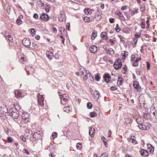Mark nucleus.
Here are the masks:
<instances>
[{
    "label": "nucleus",
    "instance_id": "23",
    "mask_svg": "<svg viewBox=\"0 0 157 157\" xmlns=\"http://www.w3.org/2000/svg\"><path fill=\"white\" fill-rule=\"evenodd\" d=\"M141 60L140 58H138L135 60V62L132 63V66L134 67H137L138 66V62Z\"/></svg>",
    "mask_w": 157,
    "mask_h": 157
},
{
    "label": "nucleus",
    "instance_id": "28",
    "mask_svg": "<svg viewBox=\"0 0 157 157\" xmlns=\"http://www.w3.org/2000/svg\"><path fill=\"white\" fill-rule=\"evenodd\" d=\"M88 79L89 80V82L90 83H92L94 81V77L91 74V75L89 76V78Z\"/></svg>",
    "mask_w": 157,
    "mask_h": 157
},
{
    "label": "nucleus",
    "instance_id": "57",
    "mask_svg": "<svg viewBox=\"0 0 157 157\" xmlns=\"http://www.w3.org/2000/svg\"><path fill=\"white\" fill-rule=\"evenodd\" d=\"M30 33L31 34H35L36 33V31L34 29H32L31 30Z\"/></svg>",
    "mask_w": 157,
    "mask_h": 157
},
{
    "label": "nucleus",
    "instance_id": "44",
    "mask_svg": "<svg viewBox=\"0 0 157 157\" xmlns=\"http://www.w3.org/2000/svg\"><path fill=\"white\" fill-rule=\"evenodd\" d=\"M124 14L126 16V19L125 18L124 19L125 20H129L130 17L128 15V13L127 12H125L124 13Z\"/></svg>",
    "mask_w": 157,
    "mask_h": 157
},
{
    "label": "nucleus",
    "instance_id": "36",
    "mask_svg": "<svg viewBox=\"0 0 157 157\" xmlns=\"http://www.w3.org/2000/svg\"><path fill=\"white\" fill-rule=\"evenodd\" d=\"M8 39L9 40L10 42L12 43L13 42V39L12 37V36L10 35H8Z\"/></svg>",
    "mask_w": 157,
    "mask_h": 157
},
{
    "label": "nucleus",
    "instance_id": "3",
    "mask_svg": "<svg viewBox=\"0 0 157 157\" xmlns=\"http://www.w3.org/2000/svg\"><path fill=\"white\" fill-rule=\"evenodd\" d=\"M151 125L147 122H143L140 124H139V128L142 130H147L150 128Z\"/></svg>",
    "mask_w": 157,
    "mask_h": 157
},
{
    "label": "nucleus",
    "instance_id": "49",
    "mask_svg": "<svg viewBox=\"0 0 157 157\" xmlns=\"http://www.w3.org/2000/svg\"><path fill=\"white\" fill-rule=\"evenodd\" d=\"M13 139L10 137H8L7 138V142L8 143H11L13 141Z\"/></svg>",
    "mask_w": 157,
    "mask_h": 157
},
{
    "label": "nucleus",
    "instance_id": "10",
    "mask_svg": "<svg viewBox=\"0 0 157 157\" xmlns=\"http://www.w3.org/2000/svg\"><path fill=\"white\" fill-rule=\"evenodd\" d=\"M103 77L105 81L107 83L109 82L111 78L110 75L108 73H105Z\"/></svg>",
    "mask_w": 157,
    "mask_h": 157
},
{
    "label": "nucleus",
    "instance_id": "12",
    "mask_svg": "<svg viewBox=\"0 0 157 157\" xmlns=\"http://www.w3.org/2000/svg\"><path fill=\"white\" fill-rule=\"evenodd\" d=\"M97 50V48L95 45H93L90 48V51L93 53H95Z\"/></svg>",
    "mask_w": 157,
    "mask_h": 157
},
{
    "label": "nucleus",
    "instance_id": "33",
    "mask_svg": "<svg viewBox=\"0 0 157 157\" xmlns=\"http://www.w3.org/2000/svg\"><path fill=\"white\" fill-rule=\"evenodd\" d=\"M90 116L91 117H93L97 116L96 113L94 111L90 112Z\"/></svg>",
    "mask_w": 157,
    "mask_h": 157
},
{
    "label": "nucleus",
    "instance_id": "4",
    "mask_svg": "<svg viewBox=\"0 0 157 157\" xmlns=\"http://www.w3.org/2000/svg\"><path fill=\"white\" fill-rule=\"evenodd\" d=\"M121 61V59H119L117 60L115 62L113 66L116 70H118L121 67L122 65V63Z\"/></svg>",
    "mask_w": 157,
    "mask_h": 157
},
{
    "label": "nucleus",
    "instance_id": "53",
    "mask_svg": "<svg viewBox=\"0 0 157 157\" xmlns=\"http://www.w3.org/2000/svg\"><path fill=\"white\" fill-rule=\"evenodd\" d=\"M135 58V56L134 54H132L131 56V62H132L134 60V59Z\"/></svg>",
    "mask_w": 157,
    "mask_h": 157
},
{
    "label": "nucleus",
    "instance_id": "47",
    "mask_svg": "<svg viewBox=\"0 0 157 157\" xmlns=\"http://www.w3.org/2000/svg\"><path fill=\"white\" fill-rule=\"evenodd\" d=\"M138 10V9L136 8H135L134 9L133 11L132 12V16L133 15L135 14V12L138 13L137 11Z\"/></svg>",
    "mask_w": 157,
    "mask_h": 157
},
{
    "label": "nucleus",
    "instance_id": "50",
    "mask_svg": "<svg viewBox=\"0 0 157 157\" xmlns=\"http://www.w3.org/2000/svg\"><path fill=\"white\" fill-rule=\"evenodd\" d=\"M118 37L120 39V41L122 42L123 43L124 42V41L123 40H122V39H124V38H123V37L121 36V35H118Z\"/></svg>",
    "mask_w": 157,
    "mask_h": 157
},
{
    "label": "nucleus",
    "instance_id": "64",
    "mask_svg": "<svg viewBox=\"0 0 157 157\" xmlns=\"http://www.w3.org/2000/svg\"><path fill=\"white\" fill-rule=\"evenodd\" d=\"M114 19L113 18H109V21L110 23H112L114 22Z\"/></svg>",
    "mask_w": 157,
    "mask_h": 157
},
{
    "label": "nucleus",
    "instance_id": "1",
    "mask_svg": "<svg viewBox=\"0 0 157 157\" xmlns=\"http://www.w3.org/2000/svg\"><path fill=\"white\" fill-rule=\"evenodd\" d=\"M10 115L15 119H17L19 117V112L14 108H11L9 110Z\"/></svg>",
    "mask_w": 157,
    "mask_h": 157
},
{
    "label": "nucleus",
    "instance_id": "24",
    "mask_svg": "<svg viewBox=\"0 0 157 157\" xmlns=\"http://www.w3.org/2000/svg\"><path fill=\"white\" fill-rule=\"evenodd\" d=\"M97 36V31L94 30L93 31L92 34L91 39L92 40H94Z\"/></svg>",
    "mask_w": 157,
    "mask_h": 157
},
{
    "label": "nucleus",
    "instance_id": "22",
    "mask_svg": "<svg viewBox=\"0 0 157 157\" xmlns=\"http://www.w3.org/2000/svg\"><path fill=\"white\" fill-rule=\"evenodd\" d=\"M93 94L94 97H95V98L98 99L99 98L100 96L99 92L98 91L95 90Z\"/></svg>",
    "mask_w": 157,
    "mask_h": 157
},
{
    "label": "nucleus",
    "instance_id": "5",
    "mask_svg": "<svg viewBox=\"0 0 157 157\" xmlns=\"http://www.w3.org/2000/svg\"><path fill=\"white\" fill-rule=\"evenodd\" d=\"M61 103L63 105H65L68 102V98L66 96V94H63L60 97Z\"/></svg>",
    "mask_w": 157,
    "mask_h": 157
},
{
    "label": "nucleus",
    "instance_id": "9",
    "mask_svg": "<svg viewBox=\"0 0 157 157\" xmlns=\"http://www.w3.org/2000/svg\"><path fill=\"white\" fill-rule=\"evenodd\" d=\"M133 86L137 91H140L141 90V87L139 86V82L137 81H135L134 82Z\"/></svg>",
    "mask_w": 157,
    "mask_h": 157
},
{
    "label": "nucleus",
    "instance_id": "56",
    "mask_svg": "<svg viewBox=\"0 0 157 157\" xmlns=\"http://www.w3.org/2000/svg\"><path fill=\"white\" fill-rule=\"evenodd\" d=\"M108 154L106 153H103L101 155L100 157H107L108 156Z\"/></svg>",
    "mask_w": 157,
    "mask_h": 157
},
{
    "label": "nucleus",
    "instance_id": "37",
    "mask_svg": "<svg viewBox=\"0 0 157 157\" xmlns=\"http://www.w3.org/2000/svg\"><path fill=\"white\" fill-rule=\"evenodd\" d=\"M95 80L98 82L100 81L101 78L100 76L98 74H97L95 76Z\"/></svg>",
    "mask_w": 157,
    "mask_h": 157
},
{
    "label": "nucleus",
    "instance_id": "48",
    "mask_svg": "<svg viewBox=\"0 0 157 157\" xmlns=\"http://www.w3.org/2000/svg\"><path fill=\"white\" fill-rule=\"evenodd\" d=\"M117 89V88L116 86H112L110 88V90L113 91L116 90Z\"/></svg>",
    "mask_w": 157,
    "mask_h": 157
},
{
    "label": "nucleus",
    "instance_id": "8",
    "mask_svg": "<svg viewBox=\"0 0 157 157\" xmlns=\"http://www.w3.org/2000/svg\"><path fill=\"white\" fill-rule=\"evenodd\" d=\"M40 18L41 20L46 22L48 21L49 19L48 15L45 13L42 14V15L40 16Z\"/></svg>",
    "mask_w": 157,
    "mask_h": 157
},
{
    "label": "nucleus",
    "instance_id": "62",
    "mask_svg": "<svg viewBox=\"0 0 157 157\" xmlns=\"http://www.w3.org/2000/svg\"><path fill=\"white\" fill-rule=\"evenodd\" d=\"M115 29L116 31L117 32H119L121 30V29L120 28H119V27L115 28Z\"/></svg>",
    "mask_w": 157,
    "mask_h": 157
},
{
    "label": "nucleus",
    "instance_id": "6",
    "mask_svg": "<svg viewBox=\"0 0 157 157\" xmlns=\"http://www.w3.org/2000/svg\"><path fill=\"white\" fill-rule=\"evenodd\" d=\"M23 44L26 47L29 48L31 45V41L29 38H24L22 41Z\"/></svg>",
    "mask_w": 157,
    "mask_h": 157
},
{
    "label": "nucleus",
    "instance_id": "63",
    "mask_svg": "<svg viewBox=\"0 0 157 157\" xmlns=\"http://www.w3.org/2000/svg\"><path fill=\"white\" fill-rule=\"evenodd\" d=\"M147 147L148 148V149H150L151 148V147H154L151 144H147Z\"/></svg>",
    "mask_w": 157,
    "mask_h": 157
},
{
    "label": "nucleus",
    "instance_id": "27",
    "mask_svg": "<svg viewBox=\"0 0 157 157\" xmlns=\"http://www.w3.org/2000/svg\"><path fill=\"white\" fill-rule=\"evenodd\" d=\"M71 109H70L69 107L67 106V107H65L63 108V110L67 113H68L69 112L71 111Z\"/></svg>",
    "mask_w": 157,
    "mask_h": 157
},
{
    "label": "nucleus",
    "instance_id": "60",
    "mask_svg": "<svg viewBox=\"0 0 157 157\" xmlns=\"http://www.w3.org/2000/svg\"><path fill=\"white\" fill-rule=\"evenodd\" d=\"M149 149H150L149 152L151 153L152 154L154 150V147H151Z\"/></svg>",
    "mask_w": 157,
    "mask_h": 157
},
{
    "label": "nucleus",
    "instance_id": "13",
    "mask_svg": "<svg viewBox=\"0 0 157 157\" xmlns=\"http://www.w3.org/2000/svg\"><path fill=\"white\" fill-rule=\"evenodd\" d=\"M95 129L93 127H90L89 130V134L91 137H93L94 136V133L95 132Z\"/></svg>",
    "mask_w": 157,
    "mask_h": 157
},
{
    "label": "nucleus",
    "instance_id": "59",
    "mask_svg": "<svg viewBox=\"0 0 157 157\" xmlns=\"http://www.w3.org/2000/svg\"><path fill=\"white\" fill-rule=\"evenodd\" d=\"M156 112H157L156 111L155 109H153L151 111V113H152V114H153L154 116V114H155Z\"/></svg>",
    "mask_w": 157,
    "mask_h": 157
},
{
    "label": "nucleus",
    "instance_id": "7",
    "mask_svg": "<svg viewBox=\"0 0 157 157\" xmlns=\"http://www.w3.org/2000/svg\"><path fill=\"white\" fill-rule=\"evenodd\" d=\"M125 119L124 124H126L128 126H130L132 122V119L130 117H127L124 118Z\"/></svg>",
    "mask_w": 157,
    "mask_h": 157
},
{
    "label": "nucleus",
    "instance_id": "32",
    "mask_svg": "<svg viewBox=\"0 0 157 157\" xmlns=\"http://www.w3.org/2000/svg\"><path fill=\"white\" fill-rule=\"evenodd\" d=\"M101 140H102V141L103 142L105 146L106 147H107L106 146V145L107 144V140L104 137H102L101 138Z\"/></svg>",
    "mask_w": 157,
    "mask_h": 157
},
{
    "label": "nucleus",
    "instance_id": "42",
    "mask_svg": "<svg viewBox=\"0 0 157 157\" xmlns=\"http://www.w3.org/2000/svg\"><path fill=\"white\" fill-rule=\"evenodd\" d=\"M87 106L88 109H90L92 108V105L90 102H88L87 103Z\"/></svg>",
    "mask_w": 157,
    "mask_h": 157
},
{
    "label": "nucleus",
    "instance_id": "58",
    "mask_svg": "<svg viewBox=\"0 0 157 157\" xmlns=\"http://www.w3.org/2000/svg\"><path fill=\"white\" fill-rule=\"evenodd\" d=\"M70 26V24L69 23H67L66 25V28L67 30H69V28Z\"/></svg>",
    "mask_w": 157,
    "mask_h": 157
},
{
    "label": "nucleus",
    "instance_id": "30",
    "mask_svg": "<svg viewBox=\"0 0 157 157\" xmlns=\"http://www.w3.org/2000/svg\"><path fill=\"white\" fill-rule=\"evenodd\" d=\"M57 136V133L56 132H54L52 133V136L51 137V139H54L56 138Z\"/></svg>",
    "mask_w": 157,
    "mask_h": 157
},
{
    "label": "nucleus",
    "instance_id": "17",
    "mask_svg": "<svg viewBox=\"0 0 157 157\" xmlns=\"http://www.w3.org/2000/svg\"><path fill=\"white\" fill-rule=\"evenodd\" d=\"M83 19L85 22L89 23L92 21H93L94 20V18H93L92 20L89 17H84L83 18Z\"/></svg>",
    "mask_w": 157,
    "mask_h": 157
},
{
    "label": "nucleus",
    "instance_id": "55",
    "mask_svg": "<svg viewBox=\"0 0 157 157\" xmlns=\"http://www.w3.org/2000/svg\"><path fill=\"white\" fill-rule=\"evenodd\" d=\"M33 17L35 19H37L38 18V16L37 13H34L33 16Z\"/></svg>",
    "mask_w": 157,
    "mask_h": 157
},
{
    "label": "nucleus",
    "instance_id": "31",
    "mask_svg": "<svg viewBox=\"0 0 157 157\" xmlns=\"http://www.w3.org/2000/svg\"><path fill=\"white\" fill-rule=\"evenodd\" d=\"M122 78L121 77H118V81L117 82V83L119 82V84L120 85L122 84L123 82V80Z\"/></svg>",
    "mask_w": 157,
    "mask_h": 157
},
{
    "label": "nucleus",
    "instance_id": "34",
    "mask_svg": "<svg viewBox=\"0 0 157 157\" xmlns=\"http://www.w3.org/2000/svg\"><path fill=\"white\" fill-rule=\"evenodd\" d=\"M127 67L125 65L124 67L123 68H122V72L124 74H126V71L127 70Z\"/></svg>",
    "mask_w": 157,
    "mask_h": 157
},
{
    "label": "nucleus",
    "instance_id": "51",
    "mask_svg": "<svg viewBox=\"0 0 157 157\" xmlns=\"http://www.w3.org/2000/svg\"><path fill=\"white\" fill-rule=\"evenodd\" d=\"M23 150L24 153H26L27 155H29L30 154L29 152V151L27 149L24 148V149Z\"/></svg>",
    "mask_w": 157,
    "mask_h": 157
},
{
    "label": "nucleus",
    "instance_id": "41",
    "mask_svg": "<svg viewBox=\"0 0 157 157\" xmlns=\"http://www.w3.org/2000/svg\"><path fill=\"white\" fill-rule=\"evenodd\" d=\"M65 31V29L61 27L59 29V32L61 33V34L62 35H63V33Z\"/></svg>",
    "mask_w": 157,
    "mask_h": 157
},
{
    "label": "nucleus",
    "instance_id": "40",
    "mask_svg": "<svg viewBox=\"0 0 157 157\" xmlns=\"http://www.w3.org/2000/svg\"><path fill=\"white\" fill-rule=\"evenodd\" d=\"M102 14L101 10H98L96 12L95 14L101 15Z\"/></svg>",
    "mask_w": 157,
    "mask_h": 157
},
{
    "label": "nucleus",
    "instance_id": "54",
    "mask_svg": "<svg viewBox=\"0 0 157 157\" xmlns=\"http://www.w3.org/2000/svg\"><path fill=\"white\" fill-rule=\"evenodd\" d=\"M128 8V6H124L121 7V9L122 10H125L127 9Z\"/></svg>",
    "mask_w": 157,
    "mask_h": 157
},
{
    "label": "nucleus",
    "instance_id": "38",
    "mask_svg": "<svg viewBox=\"0 0 157 157\" xmlns=\"http://www.w3.org/2000/svg\"><path fill=\"white\" fill-rule=\"evenodd\" d=\"M21 22L22 21L21 20V18H19V17L16 20V22L17 24L20 25L21 24Z\"/></svg>",
    "mask_w": 157,
    "mask_h": 157
},
{
    "label": "nucleus",
    "instance_id": "46",
    "mask_svg": "<svg viewBox=\"0 0 157 157\" xmlns=\"http://www.w3.org/2000/svg\"><path fill=\"white\" fill-rule=\"evenodd\" d=\"M20 139L22 140V141L24 142H25L26 141V139L23 136H21L20 137Z\"/></svg>",
    "mask_w": 157,
    "mask_h": 157
},
{
    "label": "nucleus",
    "instance_id": "35",
    "mask_svg": "<svg viewBox=\"0 0 157 157\" xmlns=\"http://www.w3.org/2000/svg\"><path fill=\"white\" fill-rule=\"evenodd\" d=\"M83 71H82V72H81V75H84V74H87V71H88L85 68H83Z\"/></svg>",
    "mask_w": 157,
    "mask_h": 157
},
{
    "label": "nucleus",
    "instance_id": "43",
    "mask_svg": "<svg viewBox=\"0 0 157 157\" xmlns=\"http://www.w3.org/2000/svg\"><path fill=\"white\" fill-rule=\"evenodd\" d=\"M76 147L78 149H80L82 147V144L79 143L77 144Z\"/></svg>",
    "mask_w": 157,
    "mask_h": 157
},
{
    "label": "nucleus",
    "instance_id": "14",
    "mask_svg": "<svg viewBox=\"0 0 157 157\" xmlns=\"http://www.w3.org/2000/svg\"><path fill=\"white\" fill-rule=\"evenodd\" d=\"M141 155L144 156H147L148 155V152L145 150L142 149L140 151Z\"/></svg>",
    "mask_w": 157,
    "mask_h": 157
},
{
    "label": "nucleus",
    "instance_id": "25",
    "mask_svg": "<svg viewBox=\"0 0 157 157\" xmlns=\"http://www.w3.org/2000/svg\"><path fill=\"white\" fill-rule=\"evenodd\" d=\"M101 37L102 39L107 40V34L105 32H103L101 34Z\"/></svg>",
    "mask_w": 157,
    "mask_h": 157
},
{
    "label": "nucleus",
    "instance_id": "26",
    "mask_svg": "<svg viewBox=\"0 0 157 157\" xmlns=\"http://www.w3.org/2000/svg\"><path fill=\"white\" fill-rule=\"evenodd\" d=\"M94 18H96V20L97 21L100 20L102 18L101 15H98L95 14Z\"/></svg>",
    "mask_w": 157,
    "mask_h": 157
},
{
    "label": "nucleus",
    "instance_id": "61",
    "mask_svg": "<svg viewBox=\"0 0 157 157\" xmlns=\"http://www.w3.org/2000/svg\"><path fill=\"white\" fill-rule=\"evenodd\" d=\"M49 6H45V9L47 12L49 11V9H48Z\"/></svg>",
    "mask_w": 157,
    "mask_h": 157
},
{
    "label": "nucleus",
    "instance_id": "21",
    "mask_svg": "<svg viewBox=\"0 0 157 157\" xmlns=\"http://www.w3.org/2000/svg\"><path fill=\"white\" fill-rule=\"evenodd\" d=\"M136 121L138 124H140L143 122H142L144 120L141 117H139L136 118Z\"/></svg>",
    "mask_w": 157,
    "mask_h": 157
},
{
    "label": "nucleus",
    "instance_id": "52",
    "mask_svg": "<svg viewBox=\"0 0 157 157\" xmlns=\"http://www.w3.org/2000/svg\"><path fill=\"white\" fill-rule=\"evenodd\" d=\"M141 27L142 29H144L145 28V22L144 21H142L141 23Z\"/></svg>",
    "mask_w": 157,
    "mask_h": 157
},
{
    "label": "nucleus",
    "instance_id": "45",
    "mask_svg": "<svg viewBox=\"0 0 157 157\" xmlns=\"http://www.w3.org/2000/svg\"><path fill=\"white\" fill-rule=\"evenodd\" d=\"M147 68V70H149L150 69V65L149 62L147 61L146 62Z\"/></svg>",
    "mask_w": 157,
    "mask_h": 157
},
{
    "label": "nucleus",
    "instance_id": "11",
    "mask_svg": "<svg viewBox=\"0 0 157 157\" xmlns=\"http://www.w3.org/2000/svg\"><path fill=\"white\" fill-rule=\"evenodd\" d=\"M136 137H135V136H131L130 137V139L129 140V139L128 138L127 139L128 140L129 142H130L131 140H132V143L134 144H135L137 143V141L136 140Z\"/></svg>",
    "mask_w": 157,
    "mask_h": 157
},
{
    "label": "nucleus",
    "instance_id": "39",
    "mask_svg": "<svg viewBox=\"0 0 157 157\" xmlns=\"http://www.w3.org/2000/svg\"><path fill=\"white\" fill-rule=\"evenodd\" d=\"M118 15H119V17H121V19L122 20H123V19H125V18L123 16V14H122V13L120 11H119V12L118 13Z\"/></svg>",
    "mask_w": 157,
    "mask_h": 157
},
{
    "label": "nucleus",
    "instance_id": "20",
    "mask_svg": "<svg viewBox=\"0 0 157 157\" xmlns=\"http://www.w3.org/2000/svg\"><path fill=\"white\" fill-rule=\"evenodd\" d=\"M65 15L64 14L61 13L58 16V19L60 21L63 22L64 20Z\"/></svg>",
    "mask_w": 157,
    "mask_h": 157
},
{
    "label": "nucleus",
    "instance_id": "15",
    "mask_svg": "<svg viewBox=\"0 0 157 157\" xmlns=\"http://www.w3.org/2000/svg\"><path fill=\"white\" fill-rule=\"evenodd\" d=\"M94 10L93 9L91 10L90 8H86L84 9V11L86 14H91L92 13L93 11Z\"/></svg>",
    "mask_w": 157,
    "mask_h": 157
},
{
    "label": "nucleus",
    "instance_id": "29",
    "mask_svg": "<svg viewBox=\"0 0 157 157\" xmlns=\"http://www.w3.org/2000/svg\"><path fill=\"white\" fill-rule=\"evenodd\" d=\"M33 133V131L30 130V129H28L26 132H25V135L27 136H28L30 134L32 135L31 133Z\"/></svg>",
    "mask_w": 157,
    "mask_h": 157
},
{
    "label": "nucleus",
    "instance_id": "16",
    "mask_svg": "<svg viewBox=\"0 0 157 157\" xmlns=\"http://www.w3.org/2000/svg\"><path fill=\"white\" fill-rule=\"evenodd\" d=\"M106 53L108 55H112L114 53V51L112 48L106 49Z\"/></svg>",
    "mask_w": 157,
    "mask_h": 157
},
{
    "label": "nucleus",
    "instance_id": "2",
    "mask_svg": "<svg viewBox=\"0 0 157 157\" xmlns=\"http://www.w3.org/2000/svg\"><path fill=\"white\" fill-rule=\"evenodd\" d=\"M31 134L32 137L36 140L41 139L43 135L42 131L38 130H36L33 133H32Z\"/></svg>",
    "mask_w": 157,
    "mask_h": 157
},
{
    "label": "nucleus",
    "instance_id": "19",
    "mask_svg": "<svg viewBox=\"0 0 157 157\" xmlns=\"http://www.w3.org/2000/svg\"><path fill=\"white\" fill-rule=\"evenodd\" d=\"M91 73L90 72L88 71L87 74H86L84 75H83V79L84 81H86L87 79H88L90 76L91 75Z\"/></svg>",
    "mask_w": 157,
    "mask_h": 157
},
{
    "label": "nucleus",
    "instance_id": "18",
    "mask_svg": "<svg viewBox=\"0 0 157 157\" xmlns=\"http://www.w3.org/2000/svg\"><path fill=\"white\" fill-rule=\"evenodd\" d=\"M46 54L49 59H52L53 56V53L51 51H47L46 53Z\"/></svg>",
    "mask_w": 157,
    "mask_h": 157
}]
</instances>
